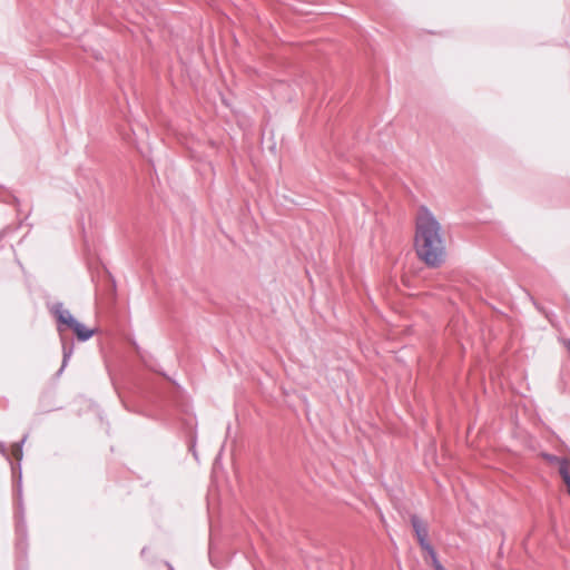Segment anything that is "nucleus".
<instances>
[{"mask_svg": "<svg viewBox=\"0 0 570 570\" xmlns=\"http://www.w3.org/2000/svg\"><path fill=\"white\" fill-rule=\"evenodd\" d=\"M16 512H14V519H16V535H17V542H16V550H17V558H18V566L17 570H27V567L22 563V561L27 557V523L24 520V507H23V500H22V493H21V474L19 473V481H18V502H16Z\"/></svg>", "mask_w": 570, "mask_h": 570, "instance_id": "obj_3", "label": "nucleus"}, {"mask_svg": "<svg viewBox=\"0 0 570 570\" xmlns=\"http://www.w3.org/2000/svg\"><path fill=\"white\" fill-rule=\"evenodd\" d=\"M27 436L28 435H24L22 438V440L18 443H16L13 445V449H12V454L14 455V458L17 459L18 463L17 465L12 463L11 461V456L10 454L8 453V450L4 445V443L0 442V454L10 463L11 465V471H12V478H13V487H14V495H16V501L18 502V481H19V472L20 474L22 475V471H21V460H22V456H23V452H22V446H23V443L26 442L27 440Z\"/></svg>", "mask_w": 570, "mask_h": 570, "instance_id": "obj_4", "label": "nucleus"}, {"mask_svg": "<svg viewBox=\"0 0 570 570\" xmlns=\"http://www.w3.org/2000/svg\"><path fill=\"white\" fill-rule=\"evenodd\" d=\"M190 450L193 451V455H194V458L197 460V452H196V450H195V444H193V445L190 446Z\"/></svg>", "mask_w": 570, "mask_h": 570, "instance_id": "obj_13", "label": "nucleus"}, {"mask_svg": "<svg viewBox=\"0 0 570 570\" xmlns=\"http://www.w3.org/2000/svg\"><path fill=\"white\" fill-rule=\"evenodd\" d=\"M70 331L73 332L79 342H86L90 340L95 331L86 327L82 323L78 322Z\"/></svg>", "mask_w": 570, "mask_h": 570, "instance_id": "obj_6", "label": "nucleus"}, {"mask_svg": "<svg viewBox=\"0 0 570 570\" xmlns=\"http://www.w3.org/2000/svg\"><path fill=\"white\" fill-rule=\"evenodd\" d=\"M414 249L428 267H440L445 261V243L441 224L426 207H422L416 219Z\"/></svg>", "mask_w": 570, "mask_h": 570, "instance_id": "obj_1", "label": "nucleus"}, {"mask_svg": "<svg viewBox=\"0 0 570 570\" xmlns=\"http://www.w3.org/2000/svg\"><path fill=\"white\" fill-rule=\"evenodd\" d=\"M432 566L434 570H446L439 561V558L432 561Z\"/></svg>", "mask_w": 570, "mask_h": 570, "instance_id": "obj_9", "label": "nucleus"}, {"mask_svg": "<svg viewBox=\"0 0 570 570\" xmlns=\"http://www.w3.org/2000/svg\"><path fill=\"white\" fill-rule=\"evenodd\" d=\"M13 200H14L16 204L19 203V199L17 197H13Z\"/></svg>", "mask_w": 570, "mask_h": 570, "instance_id": "obj_16", "label": "nucleus"}, {"mask_svg": "<svg viewBox=\"0 0 570 570\" xmlns=\"http://www.w3.org/2000/svg\"><path fill=\"white\" fill-rule=\"evenodd\" d=\"M432 549L433 546L431 543L422 548V550H424L425 552H430Z\"/></svg>", "mask_w": 570, "mask_h": 570, "instance_id": "obj_12", "label": "nucleus"}, {"mask_svg": "<svg viewBox=\"0 0 570 570\" xmlns=\"http://www.w3.org/2000/svg\"><path fill=\"white\" fill-rule=\"evenodd\" d=\"M166 566L168 567L169 570H175L174 567L169 562H166Z\"/></svg>", "mask_w": 570, "mask_h": 570, "instance_id": "obj_15", "label": "nucleus"}, {"mask_svg": "<svg viewBox=\"0 0 570 570\" xmlns=\"http://www.w3.org/2000/svg\"><path fill=\"white\" fill-rule=\"evenodd\" d=\"M428 554L430 556L432 561L438 559V554H436V551L434 550V548L430 552H428Z\"/></svg>", "mask_w": 570, "mask_h": 570, "instance_id": "obj_11", "label": "nucleus"}, {"mask_svg": "<svg viewBox=\"0 0 570 570\" xmlns=\"http://www.w3.org/2000/svg\"><path fill=\"white\" fill-rule=\"evenodd\" d=\"M417 542H419V544H420V547H421V548H423V547H425V546L430 544V542H429V540H428V537L419 538V539H417Z\"/></svg>", "mask_w": 570, "mask_h": 570, "instance_id": "obj_10", "label": "nucleus"}, {"mask_svg": "<svg viewBox=\"0 0 570 570\" xmlns=\"http://www.w3.org/2000/svg\"><path fill=\"white\" fill-rule=\"evenodd\" d=\"M410 520L416 539L429 537L428 527L421 518H419L416 514H413L411 515Z\"/></svg>", "mask_w": 570, "mask_h": 570, "instance_id": "obj_5", "label": "nucleus"}, {"mask_svg": "<svg viewBox=\"0 0 570 570\" xmlns=\"http://www.w3.org/2000/svg\"><path fill=\"white\" fill-rule=\"evenodd\" d=\"M50 311L56 318L57 331L59 333L62 347L61 366L56 373L57 376H60L63 373L66 366L68 365V362L70 361L75 348L73 340L67 337L65 335V332L67 330H71L79 321L70 313L69 309L63 307V304L61 302L55 303L51 306Z\"/></svg>", "mask_w": 570, "mask_h": 570, "instance_id": "obj_2", "label": "nucleus"}, {"mask_svg": "<svg viewBox=\"0 0 570 570\" xmlns=\"http://www.w3.org/2000/svg\"><path fill=\"white\" fill-rule=\"evenodd\" d=\"M564 483H566V485H567V491H568V493L570 494V480H569V481H567V482H564Z\"/></svg>", "mask_w": 570, "mask_h": 570, "instance_id": "obj_14", "label": "nucleus"}, {"mask_svg": "<svg viewBox=\"0 0 570 570\" xmlns=\"http://www.w3.org/2000/svg\"><path fill=\"white\" fill-rule=\"evenodd\" d=\"M559 474L561 475L563 482H567L570 480V470H569V462L566 461L564 463H561V465L558 468Z\"/></svg>", "mask_w": 570, "mask_h": 570, "instance_id": "obj_7", "label": "nucleus"}, {"mask_svg": "<svg viewBox=\"0 0 570 570\" xmlns=\"http://www.w3.org/2000/svg\"><path fill=\"white\" fill-rule=\"evenodd\" d=\"M544 458L550 462V463H553V464H557L558 468L561 465V463H564L566 461H568L567 459L564 458H560V456H557V455H553V454H544Z\"/></svg>", "mask_w": 570, "mask_h": 570, "instance_id": "obj_8", "label": "nucleus"}]
</instances>
